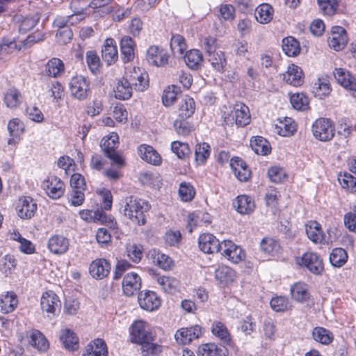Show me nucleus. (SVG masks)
<instances>
[{
  "instance_id": "27",
  "label": "nucleus",
  "mask_w": 356,
  "mask_h": 356,
  "mask_svg": "<svg viewBox=\"0 0 356 356\" xmlns=\"http://www.w3.org/2000/svg\"><path fill=\"white\" fill-rule=\"evenodd\" d=\"M107 355L106 344L102 339H96L90 342L83 353V356H107Z\"/></svg>"
},
{
  "instance_id": "7",
  "label": "nucleus",
  "mask_w": 356,
  "mask_h": 356,
  "mask_svg": "<svg viewBox=\"0 0 356 356\" xmlns=\"http://www.w3.org/2000/svg\"><path fill=\"white\" fill-rule=\"evenodd\" d=\"M220 252L228 260L234 264L239 263L245 257V254L242 248L229 240L222 241V247Z\"/></svg>"
},
{
  "instance_id": "31",
  "label": "nucleus",
  "mask_w": 356,
  "mask_h": 356,
  "mask_svg": "<svg viewBox=\"0 0 356 356\" xmlns=\"http://www.w3.org/2000/svg\"><path fill=\"white\" fill-rule=\"evenodd\" d=\"M133 86L129 79L120 80L114 90L115 97L119 99H129L132 95Z\"/></svg>"
},
{
  "instance_id": "36",
  "label": "nucleus",
  "mask_w": 356,
  "mask_h": 356,
  "mask_svg": "<svg viewBox=\"0 0 356 356\" xmlns=\"http://www.w3.org/2000/svg\"><path fill=\"white\" fill-rule=\"evenodd\" d=\"M273 13V8L270 5L263 3L257 8L255 18L260 24H266L272 20Z\"/></svg>"
},
{
  "instance_id": "26",
  "label": "nucleus",
  "mask_w": 356,
  "mask_h": 356,
  "mask_svg": "<svg viewBox=\"0 0 356 356\" xmlns=\"http://www.w3.org/2000/svg\"><path fill=\"white\" fill-rule=\"evenodd\" d=\"M69 241L61 235H54L48 241V248L54 254H62L69 248Z\"/></svg>"
},
{
  "instance_id": "62",
  "label": "nucleus",
  "mask_w": 356,
  "mask_h": 356,
  "mask_svg": "<svg viewBox=\"0 0 356 356\" xmlns=\"http://www.w3.org/2000/svg\"><path fill=\"white\" fill-rule=\"evenodd\" d=\"M86 63L90 70L93 74H97L99 72L101 61L96 52L89 51L86 53Z\"/></svg>"
},
{
  "instance_id": "38",
  "label": "nucleus",
  "mask_w": 356,
  "mask_h": 356,
  "mask_svg": "<svg viewBox=\"0 0 356 356\" xmlns=\"http://www.w3.org/2000/svg\"><path fill=\"white\" fill-rule=\"evenodd\" d=\"M296 131V124L291 118H286L275 126V132L280 136L287 137L292 136Z\"/></svg>"
},
{
  "instance_id": "2",
  "label": "nucleus",
  "mask_w": 356,
  "mask_h": 356,
  "mask_svg": "<svg viewBox=\"0 0 356 356\" xmlns=\"http://www.w3.org/2000/svg\"><path fill=\"white\" fill-rule=\"evenodd\" d=\"M150 209L149 202L143 199L130 195L122 200L121 212L132 222L138 225L146 223L145 213Z\"/></svg>"
},
{
  "instance_id": "51",
  "label": "nucleus",
  "mask_w": 356,
  "mask_h": 356,
  "mask_svg": "<svg viewBox=\"0 0 356 356\" xmlns=\"http://www.w3.org/2000/svg\"><path fill=\"white\" fill-rule=\"evenodd\" d=\"M180 93V88L176 86H168L163 92L162 96V102L165 106H172L177 98V95Z\"/></svg>"
},
{
  "instance_id": "6",
  "label": "nucleus",
  "mask_w": 356,
  "mask_h": 356,
  "mask_svg": "<svg viewBox=\"0 0 356 356\" xmlns=\"http://www.w3.org/2000/svg\"><path fill=\"white\" fill-rule=\"evenodd\" d=\"M70 91L72 97L83 100L87 98L89 92V83L81 75L73 76L69 83Z\"/></svg>"
},
{
  "instance_id": "45",
  "label": "nucleus",
  "mask_w": 356,
  "mask_h": 356,
  "mask_svg": "<svg viewBox=\"0 0 356 356\" xmlns=\"http://www.w3.org/2000/svg\"><path fill=\"white\" fill-rule=\"evenodd\" d=\"M156 280L162 289L166 293H174L179 286V281L172 277L159 276L156 277Z\"/></svg>"
},
{
  "instance_id": "28",
  "label": "nucleus",
  "mask_w": 356,
  "mask_h": 356,
  "mask_svg": "<svg viewBox=\"0 0 356 356\" xmlns=\"http://www.w3.org/2000/svg\"><path fill=\"white\" fill-rule=\"evenodd\" d=\"M135 42L129 36H124L120 40V49L123 63H129L134 58Z\"/></svg>"
},
{
  "instance_id": "47",
  "label": "nucleus",
  "mask_w": 356,
  "mask_h": 356,
  "mask_svg": "<svg viewBox=\"0 0 356 356\" xmlns=\"http://www.w3.org/2000/svg\"><path fill=\"white\" fill-rule=\"evenodd\" d=\"M215 278L223 284H228L234 280V271L227 266H219L215 271Z\"/></svg>"
},
{
  "instance_id": "9",
  "label": "nucleus",
  "mask_w": 356,
  "mask_h": 356,
  "mask_svg": "<svg viewBox=\"0 0 356 356\" xmlns=\"http://www.w3.org/2000/svg\"><path fill=\"white\" fill-rule=\"evenodd\" d=\"M202 327L195 325L190 327L180 328L176 332L175 338L178 343L185 345L194 339H198L202 334Z\"/></svg>"
},
{
  "instance_id": "48",
  "label": "nucleus",
  "mask_w": 356,
  "mask_h": 356,
  "mask_svg": "<svg viewBox=\"0 0 356 356\" xmlns=\"http://www.w3.org/2000/svg\"><path fill=\"white\" fill-rule=\"evenodd\" d=\"M79 215L80 217L86 221H90L93 220L94 221L106 222L107 216L102 210H82L79 212Z\"/></svg>"
},
{
  "instance_id": "42",
  "label": "nucleus",
  "mask_w": 356,
  "mask_h": 356,
  "mask_svg": "<svg viewBox=\"0 0 356 356\" xmlns=\"http://www.w3.org/2000/svg\"><path fill=\"white\" fill-rule=\"evenodd\" d=\"M313 339L323 345H328L333 341V334L328 330L322 327H316L312 331Z\"/></svg>"
},
{
  "instance_id": "25",
  "label": "nucleus",
  "mask_w": 356,
  "mask_h": 356,
  "mask_svg": "<svg viewBox=\"0 0 356 356\" xmlns=\"http://www.w3.org/2000/svg\"><path fill=\"white\" fill-rule=\"evenodd\" d=\"M233 206L238 213L243 215L250 214L255 207L252 198L246 195L237 196Z\"/></svg>"
},
{
  "instance_id": "19",
  "label": "nucleus",
  "mask_w": 356,
  "mask_h": 356,
  "mask_svg": "<svg viewBox=\"0 0 356 356\" xmlns=\"http://www.w3.org/2000/svg\"><path fill=\"white\" fill-rule=\"evenodd\" d=\"M283 79L288 84L297 87L303 83L304 74L299 66L291 64L283 74Z\"/></svg>"
},
{
  "instance_id": "41",
  "label": "nucleus",
  "mask_w": 356,
  "mask_h": 356,
  "mask_svg": "<svg viewBox=\"0 0 356 356\" xmlns=\"http://www.w3.org/2000/svg\"><path fill=\"white\" fill-rule=\"evenodd\" d=\"M139 179L143 185L152 188H160L162 185L161 177L149 171L140 173Z\"/></svg>"
},
{
  "instance_id": "12",
  "label": "nucleus",
  "mask_w": 356,
  "mask_h": 356,
  "mask_svg": "<svg viewBox=\"0 0 356 356\" xmlns=\"http://www.w3.org/2000/svg\"><path fill=\"white\" fill-rule=\"evenodd\" d=\"M168 58L166 50L159 46H151L147 51L146 60L151 65L163 66L168 63Z\"/></svg>"
},
{
  "instance_id": "24",
  "label": "nucleus",
  "mask_w": 356,
  "mask_h": 356,
  "mask_svg": "<svg viewBox=\"0 0 356 356\" xmlns=\"http://www.w3.org/2000/svg\"><path fill=\"white\" fill-rule=\"evenodd\" d=\"M232 119L235 120V123L238 127H245L250 122V115L249 108L243 104H236L231 113Z\"/></svg>"
},
{
  "instance_id": "15",
  "label": "nucleus",
  "mask_w": 356,
  "mask_h": 356,
  "mask_svg": "<svg viewBox=\"0 0 356 356\" xmlns=\"http://www.w3.org/2000/svg\"><path fill=\"white\" fill-rule=\"evenodd\" d=\"M348 42L346 30L341 26H334L332 29L328 39L329 46L335 51L343 49Z\"/></svg>"
},
{
  "instance_id": "20",
  "label": "nucleus",
  "mask_w": 356,
  "mask_h": 356,
  "mask_svg": "<svg viewBox=\"0 0 356 356\" xmlns=\"http://www.w3.org/2000/svg\"><path fill=\"white\" fill-rule=\"evenodd\" d=\"M138 303L142 309L154 311L159 307L161 300L154 292L148 291L139 293Z\"/></svg>"
},
{
  "instance_id": "8",
  "label": "nucleus",
  "mask_w": 356,
  "mask_h": 356,
  "mask_svg": "<svg viewBox=\"0 0 356 356\" xmlns=\"http://www.w3.org/2000/svg\"><path fill=\"white\" fill-rule=\"evenodd\" d=\"M47 195L52 199H58L65 192V185L61 179L56 176L48 177L42 184Z\"/></svg>"
},
{
  "instance_id": "57",
  "label": "nucleus",
  "mask_w": 356,
  "mask_h": 356,
  "mask_svg": "<svg viewBox=\"0 0 356 356\" xmlns=\"http://www.w3.org/2000/svg\"><path fill=\"white\" fill-rule=\"evenodd\" d=\"M211 332L225 343L230 341V334L227 327L220 321H216L212 324Z\"/></svg>"
},
{
  "instance_id": "35",
  "label": "nucleus",
  "mask_w": 356,
  "mask_h": 356,
  "mask_svg": "<svg viewBox=\"0 0 356 356\" xmlns=\"http://www.w3.org/2000/svg\"><path fill=\"white\" fill-rule=\"evenodd\" d=\"M195 110V104L194 99L188 96H184L179 104V115L181 118H188L191 117Z\"/></svg>"
},
{
  "instance_id": "10",
  "label": "nucleus",
  "mask_w": 356,
  "mask_h": 356,
  "mask_svg": "<svg viewBox=\"0 0 356 356\" xmlns=\"http://www.w3.org/2000/svg\"><path fill=\"white\" fill-rule=\"evenodd\" d=\"M36 202L30 196H24L19 199L17 211L22 219H31L37 211Z\"/></svg>"
},
{
  "instance_id": "56",
  "label": "nucleus",
  "mask_w": 356,
  "mask_h": 356,
  "mask_svg": "<svg viewBox=\"0 0 356 356\" xmlns=\"http://www.w3.org/2000/svg\"><path fill=\"white\" fill-rule=\"evenodd\" d=\"M16 264V260L13 255L6 254L0 261V271L8 276L15 268Z\"/></svg>"
},
{
  "instance_id": "63",
  "label": "nucleus",
  "mask_w": 356,
  "mask_h": 356,
  "mask_svg": "<svg viewBox=\"0 0 356 356\" xmlns=\"http://www.w3.org/2000/svg\"><path fill=\"white\" fill-rule=\"evenodd\" d=\"M195 194V191L191 184L182 182L180 184L179 189V195L180 198L184 202H190L191 201Z\"/></svg>"
},
{
  "instance_id": "34",
  "label": "nucleus",
  "mask_w": 356,
  "mask_h": 356,
  "mask_svg": "<svg viewBox=\"0 0 356 356\" xmlns=\"http://www.w3.org/2000/svg\"><path fill=\"white\" fill-rule=\"evenodd\" d=\"M17 304V296L13 292H6L0 298V310L4 314L13 312Z\"/></svg>"
},
{
  "instance_id": "22",
  "label": "nucleus",
  "mask_w": 356,
  "mask_h": 356,
  "mask_svg": "<svg viewBox=\"0 0 356 356\" xmlns=\"http://www.w3.org/2000/svg\"><path fill=\"white\" fill-rule=\"evenodd\" d=\"M130 83L137 91L143 92L149 86V76L145 72H142L140 68L134 69L129 76Z\"/></svg>"
},
{
  "instance_id": "61",
  "label": "nucleus",
  "mask_w": 356,
  "mask_h": 356,
  "mask_svg": "<svg viewBox=\"0 0 356 356\" xmlns=\"http://www.w3.org/2000/svg\"><path fill=\"white\" fill-rule=\"evenodd\" d=\"M24 129V123L18 118H13L8 122V130L10 136H20Z\"/></svg>"
},
{
  "instance_id": "54",
  "label": "nucleus",
  "mask_w": 356,
  "mask_h": 356,
  "mask_svg": "<svg viewBox=\"0 0 356 356\" xmlns=\"http://www.w3.org/2000/svg\"><path fill=\"white\" fill-rule=\"evenodd\" d=\"M260 248L263 252L268 255H274L280 250L279 243L272 238H265L260 243Z\"/></svg>"
},
{
  "instance_id": "55",
  "label": "nucleus",
  "mask_w": 356,
  "mask_h": 356,
  "mask_svg": "<svg viewBox=\"0 0 356 356\" xmlns=\"http://www.w3.org/2000/svg\"><path fill=\"white\" fill-rule=\"evenodd\" d=\"M208 56L209 61L216 70L221 71L223 70L226 65V59L225 58V54L222 51L218 50L208 55Z\"/></svg>"
},
{
  "instance_id": "46",
  "label": "nucleus",
  "mask_w": 356,
  "mask_h": 356,
  "mask_svg": "<svg viewBox=\"0 0 356 356\" xmlns=\"http://www.w3.org/2000/svg\"><path fill=\"white\" fill-rule=\"evenodd\" d=\"M331 92V88L328 81L324 78L318 79L313 87V93L316 97L323 99Z\"/></svg>"
},
{
  "instance_id": "52",
  "label": "nucleus",
  "mask_w": 356,
  "mask_h": 356,
  "mask_svg": "<svg viewBox=\"0 0 356 356\" xmlns=\"http://www.w3.org/2000/svg\"><path fill=\"white\" fill-rule=\"evenodd\" d=\"M170 48L174 54L182 55L187 48L184 38L179 35H173L171 38Z\"/></svg>"
},
{
  "instance_id": "59",
  "label": "nucleus",
  "mask_w": 356,
  "mask_h": 356,
  "mask_svg": "<svg viewBox=\"0 0 356 356\" xmlns=\"http://www.w3.org/2000/svg\"><path fill=\"white\" fill-rule=\"evenodd\" d=\"M172 151L177 155L179 159H184L189 156L191 149L186 143L179 141H174L171 144Z\"/></svg>"
},
{
  "instance_id": "39",
  "label": "nucleus",
  "mask_w": 356,
  "mask_h": 356,
  "mask_svg": "<svg viewBox=\"0 0 356 356\" xmlns=\"http://www.w3.org/2000/svg\"><path fill=\"white\" fill-rule=\"evenodd\" d=\"M252 150L257 154L267 155L270 152V146L267 140L261 136H255L250 140Z\"/></svg>"
},
{
  "instance_id": "3",
  "label": "nucleus",
  "mask_w": 356,
  "mask_h": 356,
  "mask_svg": "<svg viewBox=\"0 0 356 356\" xmlns=\"http://www.w3.org/2000/svg\"><path fill=\"white\" fill-rule=\"evenodd\" d=\"M313 136L320 141H330L335 134V127L333 122L324 118L316 120L312 127Z\"/></svg>"
},
{
  "instance_id": "18",
  "label": "nucleus",
  "mask_w": 356,
  "mask_h": 356,
  "mask_svg": "<svg viewBox=\"0 0 356 356\" xmlns=\"http://www.w3.org/2000/svg\"><path fill=\"white\" fill-rule=\"evenodd\" d=\"M111 270L110 264L104 259L93 261L90 265L89 272L96 280H102L108 276Z\"/></svg>"
},
{
  "instance_id": "43",
  "label": "nucleus",
  "mask_w": 356,
  "mask_h": 356,
  "mask_svg": "<svg viewBox=\"0 0 356 356\" xmlns=\"http://www.w3.org/2000/svg\"><path fill=\"white\" fill-rule=\"evenodd\" d=\"M282 49L289 56H296L300 53V44L293 37H286L282 40Z\"/></svg>"
},
{
  "instance_id": "60",
  "label": "nucleus",
  "mask_w": 356,
  "mask_h": 356,
  "mask_svg": "<svg viewBox=\"0 0 356 356\" xmlns=\"http://www.w3.org/2000/svg\"><path fill=\"white\" fill-rule=\"evenodd\" d=\"M153 259L157 266L165 270H170L173 265V261L169 256L159 252L154 253Z\"/></svg>"
},
{
  "instance_id": "44",
  "label": "nucleus",
  "mask_w": 356,
  "mask_h": 356,
  "mask_svg": "<svg viewBox=\"0 0 356 356\" xmlns=\"http://www.w3.org/2000/svg\"><path fill=\"white\" fill-rule=\"evenodd\" d=\"M347 259V252L343 248L333 249L330 255V263L334 267H341L346 263Z\"/></svg>"
},
{
  "instance_id": "58",
  "label": "nucleus",
  "mask_w": 356,
  "mask_h": 356,
  "mask_svg": "<svg viewBox=\"0 0 356 356\" xmlns=\"http://www.w3.org/2000/svg\"><path fill=\"white\" fill-rule=\"evenodd\" d=\"M290 102L292 106L298 111H305L309 106V99L303 93H296L291 96Z\"/></svg>"
},
{
  "instance_id": "32",
  "label": "nucleus",
  "mask_w": 356,
  "mask_h": 356,
  "mask_svg": "<svg viewBox=\"0 0 356 356\" xmlns=\"http://www.w3.org/2000/svg\"><path fill=\"white\" fill-rule=\"evenodd\" d=\"M305 231L308 238L314 243H321L324 239L321 225L316 221H310L306 224Z\"/></svg>"
},
{
  "instance_id": "29",
  "label": "nucleus",
  "mask_w": 356,
  "mask_h": 356,
  "mask_svg": "<svg viewBox=\"0 0 356 356\" xmlns=\"http://www.w3.org/2000/svg\"><path fill=\"white\" fill-rule=\"evenodd\" d=\"M22 102V95L20 91L16 88L12 87L8 88L3 97L5 105L9 108H16L21 104Z\"/></svg>"
},
{
  "instance_id": "13",
  "label": "nucleus",
  "mask_w": 356,
  "mask_h": 356,
  "mask_svg": "<svg viewBox=\"0 0 356 356\" xmlns=\"http://www.w3.org/2000/svg\"><path fill=\"white\" fill-rule=\"evenodd\" d=\"M334 76L337 82L344 88L350 91L351 95L356 99V79L355 77L343 68L335 69Z\"/></svg>"
},
{
  "instance_id": "49",
  "label": "nucleus",
  "mask_w": 356,
  "mask_h": 356,
  "mask_svg": "<svg viewBox=\"0 0 356 356\" xmlns=\"http://www.w3.org/2000/svg\"><path fill=\"white\" fill-rule=\"evenodd\" d=\"M222 348L214 343H207L200 345L197 350V356H220Z\"/></svg>"
},
{
  "instance_id": "23",
  "label": "nucleus",
  "mask_w": 356,
  "mask_h": 356,
  "mask_svg": "<svg viewBox=\"0 0 356 356\" xmlns=\"http://www.w3.org/2000/svg\"><path fill=\"white\" fill-rule=\"evenodd\" d=\"M138 153L140 157L148 163L154 165H159L161 163V157L153 147L142 144L138 147Z\"/></svg>"
},
{
  "instance_id": "33",
  "label": "nucleus",
  "mask_w": 356,
  "mask_h": 356,
  "mask_svg": "<svg viewBox=\"0 0 356 356\" xmlns=\"http://www.w3.org/2000/svg\"><path fill=\"white\" fill-rule=\"evenodd\" d=\"M291 293L292 298L299 302H307L310 298L308 286L302 282L294 284L291 288Z\"/></svg>"
},
{
  "instance_id": "40",
  "label": "nucleus",
  "mask_w": 356,
  "mask_h": 356,
  "mask_svg": "<svg viewBox=\"0 0 356 356\" xmlns=\"http://www.w3.org/2000/svg\"><path fill=\"white\" fill-rule=\"evenodd\" d=\"M184 60L191 69L197 70L203 63V55L197 49H191L186 53Z\"/></svg>"
},
{
  "instance_id": "14",
  "label": "nucleus",
  "mask_w": 356,
  "mask_h": 356,
  "mask_svg": "<svg viewBox=\"0 0 356 356\" xmlns=\"http://www.w3.org/2000/svg\"><path fill=\"white\" fill-rule=\"evenodd\" d=\"M40 305L42 310L46 312L49 316L50 314L54 316L56 310H58L60 306V302L58 296L53 291H49L43 293Z\"/></svg>"
},
{
  "instance_id": "4",
  "label": "nucleus",
  "mask_w": 356,
  "mask_h": 356,
  "mask_svg": "<svg viewBox=\"0 0 356 356\" xmlns=\"http://www.w3.org/2000/svg\"><path fill=\"white\" fill-rule=\"evenodd\" d=\"M296 263L314 275H321L324 269L322 259L316 253L312 252H307L297 257Z\"/></svg>"
},
{
  "instance_id": "17",
  "label": "nucleus",
  "mask_w": 356,
  "mask_h": 356,
  "mask_svg": "<svg viewBox=\"0 0 356 356\" xmlns=\"http://www.w3.org/2000/svg\"><path fill=\"white\" fill-rule=\"evenodd\" d=\"M141 287V278L136 273H129L123 278L122 289L127 296L136 294Z\"/></svg>"
},
{
  "instance_id": "30",
  "label": "nucleus",
  "mask_w": 356,
  "mask_h": 356,
  "mask_svg": "<svg viewBox=\"0 0 356 356\" xmlns=\"http://www.w3.org/2000/svg\"><path fill=\"white\" fill-rule=\"evenodd\" d=\"M45 74L51 77L58 78L65 72L63 62L58 58H52L45 65Z\"/></svg>"
},
{
  "instance_id": "5",
  "label": "nucleus",
  "mask_w": 356,
  "mask_h": 356,
  "mask_svg": "<svg viewBox=\"0 0 356 356\" xmlns=\"http://www.w3.org/2000/svg\"><path fill=\"white\" fill-rule=\"evenodd\" d=\"M118 140V135L112 134L110 137L104 138L101 141L100 146L102 151L108 158H109L114 163L120 166H122L124 164V159L115 149Z\"/></svg>"
},
{
  "instance_id": "1",
  "label": "nucleus",
  "mask_w": 356,
  "mask_h": 356,
  "mask_svg": "<svg viewBox=\"0 0 356 356\" xmlns=\"http://www.w3.org/2000/svg\"><path fill=\"white\" fill-rule=\"evenodd\" d=\"M130 341L141 346L144 356L157 355L162 352V346L154 342L149 325L143 321H135L130 327Z\"/></svg>"
},
{
  "instance_id": "53",
  "label": "nucleus",
  "mask_w": 356,
  "mask_h": 356,
  "mask_svg": "<svg viewBox=\"0 0 356 356\" xmlns=\"http://www.w3.org/2000/svg\"><path fill=\"white\" fill-rule=\"evenodd\" d=\"M338 181L343 188L352 193L356 192V177L352 175L348 172L339 174Z\"/></svg>"
},
{
  "instance_id": "16",
  "label": "nucleus",
  "mask_w": 356,
  "mask_h": 356,
  "mask_svg": "<svg viewBox=\"0 0 356 356\" xmlns=\"http://www.w3.org/2000/svg\"><path fill=\"white\" fill-rule=\"evenodd\" d=\"M102 58L108 66L118 60V51L115 41L113 38L105 40L102 47Z\"/></svg>"
},
{
  "instance_id": "11",
  "label": "nucleus",
  "mask_w": 356,
  "mask_h": 356,
  "mask_svg": "<svg viewBox=\"0 0 356 356\" xmlns=\"http://www.w3.org/2000/svg\"><path fill=\"white\" fill-rule=\"evenodd\" d=\"M198 245L203 252L212 254L220 252L222 242L220 243L214 235L210 233H204L199 236Z\"/></svg>"
},
{
  "instance_id": "21",
  "label": "nucleus",
  "mask_w": 356,
  "mask_h": 356,
  "mask_svg": "<svg viewBox=\"0 0 356 356\" xmlns=\"http://www.w3.org/2000/svg\"><path fill=\"white\" fill-rule=\"evenodd\" d=\"M29 343L41 352L49 348V342L44 335L38 330L33 329L26 332Z\"/></svg>"
},
{
  "instance_id": "37",
  "label": "nucleus",
  "mask_w": 356,
  "mask_h": 356,
  "mask_svg": "<svg viewBox=\"0 0 356 356\" xmlns=\"http://www.w3.org/2000/svg\"><path fill=\"white\" fill-rule=\"evenodd\" d=\"M60 339L63 346L70 350H75L79 348V339L70 329L62 330Z\"/></svg>"
},
{
  "instance_id": "50",
  "label": "nucleus",
  "mask_w": 356,
  "mask_h": 356,
  "mask_svg": "<svg viewBox=\"0 0 356 356\" xmlns=\"http://www.w3.org/2000/svg\"><path fill=\"white\" fill-rule=\"evenodd\" d=\"M320 10L328 16L334 15L338 8L340 0H317Z\"/></svg>"
},
{
  "instance_id": "64",
  "label": "nucleus",
  "mask_w": 356,
  "mask_h": 356,
  "mask_svg": "<svg viewBox=\"0 0 356 356\" xmlns=\"http://www.w3.org/2000/svg\"><path fill=\"white\" fill-rule=\"evenodd\" d=\"M51 97H53L54 102L63 99L65 95L64 87L58 81H51L49 83Z\"/></svg>"
}]
</instances>
